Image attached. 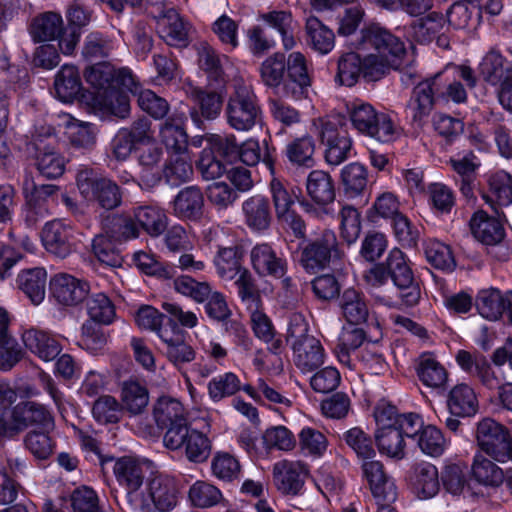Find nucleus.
I'll use <instances>...</instances> for the list:
<instances>
[{
  "label": "nucleus",
  "instance_id": "2f4dec72",
  "mask_svg": "<svg viewBox=\"0 0 512 512\" xmlns=\"http://www.w3.org/2000/svg\"><path fill=\"white\" fill-rule=\"evenodd\" d=\"M63 30L61 14L53 11L35 16L30 25V35L35 42L54 40L62 34Z\"/></svg>",
  "mask_w": 512,
  "mask_h": 512
},
{
  "label": "nucleus",
  "instance_id": "6e6d98bb",
  "mask_svg": "<svg viewBox=\"0 0 512 512\" xmlns=\"http://www.w3.org/2000/svg\"><path fill=\"white\" fill-rule=\"evenodd\" d=\"M96 129L89 122L72 119L67 123L66 135L69 143L78 149H90L96 142Z\"/></svg>",
  "mask_w": 512,
  "mask_h": 512
},
{
  "label": "nucleus",
  "instance_id": "79ce46f5",
  "mask_svg": "<svg viewBox=\"0 0 512 512\" xmlns=\"http://www.w3.org/2000/svg\"><path fill=\"white\" fill-rule=\"evenodd\" d=\"M340 307L343 317L350 324L359 325L368 318L369 309L364 296L354 289H346L343 292Z\"/></svg>",
  "mask_w": 512,
  "mask_h": 512
},
{
  "label": "nucleus",
  "instance_id": "423d86ee",
  "mask_svg": "<svg viewBox=\"0 0 512 512\" xmlns=\"http://www.w3.org/2000/svg\"><path fill=\"white\" fill-rule=\"evenodd\" d=\"M386 264L389 278L397 289L399 304L405 307L416 306L421 299V289L404 253L398 248L392 249Z\"/></svg>",
  "mask_w": 512,
  "mask_h": 512
},
{
  "label": "nucleus",
  "instance_id": "4d7b16f0",
  "mask_svg": "<svg viewBox=\"0 0 512 512\" xmlns=\"http://www.w3.org/2000/svg\"><path fill=\"white\" fill-rule=\"evenodd\" d=\"M362 75V60L357 53L350 52L338 60L336 81L347 87L354 86Z\"/></svg>",
  "mask_w": 512,
  "mask_h": 512
},
{
  "label": "nucleus",
  "instance_id": "49530a36",
  "mask_svg": "<svg viewBox=\"0 0 512 512\" xmlns=\"http://www.w3.org/2000/svg\"><path fill=\"white\" fill-rule=\"evenodd\" d=\"M365 340V332L361 328L344 329L339 337V343L336 346V355L338 360L349 367L353 356H357L358 348Z\"/></svg>",
  "mask_w": 512,
  "mask_h": 512
},
{
  "label": "nucleus",
  "instance_id": "a878e982",
  "mask_svg": "<svg viewBox=\"0 0 512 512\" xmlns=\"http://www.w3.org/2000/svg\"><path fill=\"white\" fill-rule=\"evenodd\" d=\"M245 224L254 231L268 229L271 222L269 200L262 195H254L242 203Z\"/></svg>",
  "mask_w": 512,
  "mask_h": 512
},
{
  "label": "nucleus",
  "instance_id": "c03bdc74",
  "mask_svg": "<svg viewBox=\"0 0 512 512\" xmlns=\"http://www.w3.org/2000/svg\"><path fill=\"white\" fill-rule=\"evenodd\" d=\"M375 441L381 454L395 459L404 458V436L395 425L379 427L375 434Z\"/></svg>",
  "mask_w": 512,
  "mask_h": 512
},
{
  "label": "nucleus",
  "instance_id": "603ef678",
  "mask_svg": "<svg viewBox=\"0 0 512 512\" xmlns=\"http://www.w3.org/2000/svg\"><path fill=\"white\" fill-rule=\"evenodd\" d=\"M134 221L151 236H159L167 227L165 213L152 206L137 207L134 210Z\"/></svg>",
  "mask_w": 512,
  "mask_h": 512
},
{
  "label": "nucleus",
  "instance_id": "c9c22d12",
  "mask_svg": "<svg viewBox=\"0 0 512 512\" xmlns=\"http://www.w3.org/2000/svg\"><path fill=\"white\" fill-rule=\"evenodd\" d=\"M412 485L419 498L428 499L439 491V478L437 468L427 462L417 464L412 476Z\"/></svg>",
  "mask_w": 512,
  "mask_h": 512
},
{
  "label": "nucleus",
  "instance_id": "6e6552de",
  "mask_svg": "<svg viewBox=\"0 0 512 512\" xmlns=\"http://www.w3.org/2000/svg\"><path fill=\"white\" fill-rule=\"evenodd\" d=\"M165 447L170 450L185 449V455L190 462L202 463L211 453V443L208 437L188 425L166 432L163 437Z\"/></svg>",
  "mask_w": 512,
  "mask_h": 512
},
{
  "label": "nucleus",
  "instance_id": "3c124183",
  "mask_svg": "<svg viewBox=\"0 0 512 512\" xmlns=\"http://www.w3.org/2000/svg\"><path fill=\"white\" fill-rule=\"evenodd\" d=\"M159 337L166 345L165 354L168 360L175 366H181L195 359L194 349L180 335L168 336L167 332H159Z\"/></svg>",
  "mask_w": 512,
  "mask_h": 512
},
{
  "label": "nucleus",
  "instance_id": "a18cd8bd",
  "mask_svg": "<svg viewBox=\"0 0 512 512\" xmlns=\"http://www.w3.org/2000/svg\"><path fill=\"white\" fill-rule=\"evenodd\" d=\"M471 471L474 479L488 487H499L504 482L503 470L481 453L474 456Z\"/></svg>",
  "mask_w": 512,
  "mask_h": 512
},
{
  "label": "nucleus",
  "instance_id": "de8ad7c7",
  "mask_svg": "<svg viewBox=\"0 0 512 512\" xmlns=\"http://www.w3.org/2000/svg\"><path fill=\"white\" fill-rule=\"evenodd\" d=\"M261 19L280 33L283 46L286 50H290L295 46V39L293 35L294 20L290 11H270L262 14Z\"/></svg>",
  "mask_w": 512,
  "mask_h": 512
},
{
  "label": "nucleus",
  "instance_id": "13d9d810",
  "mask_svg": "<svg viewBox=\"0 0 512 512\" xmlns=\"http://www.w3.org/2000/svg\"><path fill=\"white\" fill-rule=\"evenodd\" d=\"M479 72L484 81L491 85H496L501 83L512 70L505 67V60L500 53L490 51L480 63Z\"/></svg>",
  "mask_w": 512,
  "mask_h": 512
},
{
  "label": "nucleus",
  "instance_id": "c756f323",
  "mask_svg": "<svg viewBox=\"0 0 512 512\" xmlns=\"http://www.w3.org/2000/svg\"><path fill=\"white\" fill-rule=\"evenodd\" d=\"M447 407L455 417L475 415L478 410V400L474 390L464 383L454 386L448 394Z\"/></svg>",
  "mask_w": 512,
  "mask_h": 512
},
{
  "label": "nucleus",
  "instance_id": "338daca9",
  "mask_svg": "<svg viewBox=\"0 0 512 512\" xmlns=\"http://www.w3.org/2000/svg\"><path fill=\"white\" fill-rule=\"evenodd\" d=\"M114 242L105 235H97L93 239L92 248L97 259L109 266V267H120L122 265V256L116 249Z\"/></svg>",
  "mask_w": 512,
  "mask_h": 512
},
{
  "label": "nucleus",
  "instance_id": "052dcab7",
  "mask_svg": "<svg viewBox=\"0 0 512 512\" xmlns=\"http://www.w3.org/2000/svg\"><path fill=\"white\" fill-rule=\"evenodd\" d=\"M86 306L91 318L90 322L107 325L115 318V307L104 293L92 294L87 299Z\"/></svg>",
  "mask_w": 512,
  "mask_h": 512
},
{
  "label": "nucleus",
  "instance_id": "9d476101",
  "mask_svg": "<svg viewBox=\"0 0 512 512\" xmlns=\"http://www.w3.org/2000/svg\"><path fill=\"white\" fill-rule=\"evenodd\" d=\"M308 475L307 464L299 460H280L272 468L273 484L283 495H298Z\"/></svg>",
  "mask_w": 512,
  "mask_h": 512
},
{
  "label": "nucleus",
  "instance_id": "aec40b11",
  "mask_svg": "<svg viewBox=\"0 0 512 512\" xmlns=\"http://www.w3.org/2000/svg\"><path fill=\"white\" fill-rule=\"evenodd\" d=\"M293 361L303 373H310L324 363V349L314 336L292 342Z\"/></svg>",
  "mask_w": 512,
  "mask_h": 512
},
{
  "label": "nucleus",
  "instance_id": "0eeeda50",
  "mask_svg": "<svg viewBox=\"0 0 512 512\" xmlns=\"http://www.w3.org/2000/svg\"><path fill=\"white\" fill-rule=\"evenodd\" d=\"M85 80L97 93V98L116 87H122L131 93L137 92V82L128 68L116 70L109 62H99L86 68Z\"/></svg>",
  "mask_w": 512,
  "mask_h": 512
},
{
  "label": "nucleus",
  "instance_id": "9b49d317",
  "mask_svg": "<svg viewBox=\"0 0 512 512\" xmlns=\"http://www.w3.org/2000/svg\"><path fill=\"white\" fill-rule=\"evenodd\" d=\"M332 257H340L334 232L325 230L302 250L300 263L307 270L324 268Z\"/></svg>",
  "mask_w": 512,
  "mask_h": 512
},
{
  "label": "nucleus",
  "instance_id": "6ab92c4d",
  "mask_svg": "<svg viewBox=\"0 0 512 512\" xmlns=\"http://www.w3.org/2000/svg\"><path fill=\"white\" fill-rule=\"evenodd\" d=\"M363 473L369 482L371 492L378 502H393L396 497V486L385 474L381 462L366 460L362 465Z\"/></svg>",
  "mask_w": 512,
  "mask_h": 512
},
{
  "label": "nucleus",
  "instance_id": "f03ea898",
  "mask_svg": "<svg viewBox=\"0 0 512 512\" xmlns=\"http://www.w3.org/2000/svg\"><path fill=\"white\" fill-rule=\"evenodd\" d=\"M225 115L229 126L236 131H249L261 119V108L252 88L242 82L234 84Z\"/></svg>",
  "mask_w": 512,
  "mask_h": 512
},
{
  "label": "nucleus",
  "instance_id": "774afa93",
  "mask_svg": "<svg viewBox=\"0 0 512 512\" xmlns=\"http://www.w3.org/2000/svg\"><path fill=\"white\" fill-rule=\"evenodd\" d=\"M344 438L347 445L359 458L366 461L375 457L373 441L362 429L354 427L345 433Z\"/></svg>",
  "mask_w": 512,
  "mask_h": 512
},
{
  "label": "nucleus",
  "instance_id": "4468645a",
  "mask_svg": "<svg viewBox=\"0 0 512 512\" xmlns=\"http://www.w3.org/2000/svg\"><path fill=\"white\" fill-rule=\"evenodd\" d=\"M250 262L254 271L261 277L282 278L287 273L286 258L277 253L269 243H259L250 251Z\"/></svg>",
  "mask_w": 512,
  "mask_h": 512
},
{
  "label": "nucleus",
  "instance_id": "f704fd0d",
  "mask_svg": "<svg viewBox=\"0 0 512 512\" xmlns=\"http://www.w3.org/2000/svg\"><path fill=\"white\" fill-rule=\"evenodd\" d=\"M242 257L243 250L240 245L219 247L213 260L218 276L224 280L235 279L244 268L241 263Z\"/></svg>",
  "mask_w": 512,
  "mask_h": 512
},
{
  "label": "nucleus",
  "instance_id": "a211bd4d",
  "mask_svg": "<svg viewBox=\"0 0 512 512\" xmlns=\"http://www.w3.org/2000/svg\"><path fill=\"white\" fill-rule=\"evenodd\" d=\"M72 228L61 220L45 224L41 239L45 249L59 258H65L72 252Z\"/></svg>",
  "mask_w": 512,
  "mask_h": 512
},
{
  "label": "nucleus",
  "instance_id": "ddd939ff",
  "mask_svg": "<svg viewBox=\"0 0 512 512\" xmlns=\"http://www.w3.org/2000/svg\"><path fill=\"white\" fill-rule=\"evenodd\" d=\"M165 245L173 254L180 256L173 261V265L181 269L200 271L204 269V262L196 261L189 253L194 247L192 236L180 225L172 226L165 234Z\"/></svg>",
  "mask_w": 512,
  "mask_h": 512
},
{
  "label": "nucleus",
  "instance_id": "69168bd1",
  "mask_svg": "<svg viewBox=\"0 0 512 512\" xmlns=\"http://www.w3.org/2000/svg\"><path fill=\"white\" fill-rule=\"evenodd\" d=\"M343 123L344 119L338 115L318 117L312 121L311 132L325 144L343 135L339 131Z\"/></svg>",
  "mask_w": 512,
  "mask_h": 512
},
{
  "label": "nucleus",
  "instance_id": "7ed1b4c3",
  "mask_svg": "<svg viewBox=\"0 0 512 512\" xmlns=\"http://www.w3.org/2000/svg\"><path fill=\"white\" fill-rule=\"evenodd\" d=\"M76 181L80 194L87 201L105 210L116 209L122 204L121 188L111 178L85 168L78 172Z\"/></svg>",
  "mask_w": 512,
  "mask_h": 512
},
{
  "label": "nucleus",
  "instance_id": "8fccbe9b",
  "mask_svg": "<svg viewBox=\"0 0 512 512\" xmlns=\"http://www.w3.org/2000/svg\"><path fill=\"white\" fill-rule=\"evenodd\" d=\"M506 304V296L494 288L481 290L476 298L479 314L488 320H498Z\"/></svg>",
  "mask_w": 512,
  "mask_h": 512
},
{
  "label": "nucleus",
  "instance_id": "5701e85b",
  "mask_svg": "<svg viewBox=\"0 0 512 512\" xmlns=\"http://www.w3.org/2000/svg\"><path fill=\"white\" fill-rule=\"evenodd\" d=\"M161 37L169 46L185 47L189 42V24L174 9H169L159 19Z\"/></svg>",
  "mask_w": 512,
  "mask_h": 512
},
{
  "label": "nucleus",
  "instance_id": "864d4df0",
  "mask_svg": "<svg viewBox=\"0 0 512 512\" xmlns=\"http://www.w3.org/2000/svg\"><path fill=\"white\" fill-rule=\"evenodd\" d=\"M315 141L312 136L295 138L286 146L288 160L296 165L311 167L314 164Z\"/></svg>",
  "mask_w": 512,
  "mask_h": 512
},
{
  "label": "nucleus",
  "instance_id": "f8f14e48",
  "mask_svg": "<svg viewBox=\"0 0 512 512\" xmlns=\"http://www.w3.org/2000/svg\"><path fill=\"white\" fill-rule=\"evenodd\" d=\"M359 45L363 50L374 49L378 55L392 58L401 59L406 52L404 43L378 24H372L362 30Z\"/></svg>",
  "mask_w": 512,
  "mask_h": 512
},
{
  "label": "nucleus",
  "instance_id": "bf43d9fd",
  "mask_svg": "<svg viewBox=\"0 0 512 512\" xmlns=\"http://www.w3.org/2000/svg\"><path fill=\"white\" fill-rule=\"evenodd\" d=\"M286 72V57L283 53H274L266 58L260 67L262 82L271 88L282 83Z\"/></svg>",
  "mask_w": 512,
  "mask_h": 512
},
{
  "label": "nucleus",
  "instance_id": "f3484780",
  "mask_svg": "<svg viewBox=\"0 0 512 512\" xmlns=\"http://www.w3.org/2000/svg\"><path fill=\"white\" fill-rule=\"evenodd\" d=\"M237 156L246 166L254 167L262 163L271 176L275 174L276 149L267 140L262 142L254 138L245 140L239 145Z\"/></svg>",
  "mask_w": 512,
  "mask_h": 512
},
{
  "label": "nucleus",
  "instance_id": "ea45409f",
  "mask_svg": "<svg viewBox=\"0 0 512 512\" xmlns=\"http://www.w3.org/2000/svg\"><path fill=\"white\" fill-rule=\"evenodd\" d=\"M18 286L20 290L35 305L40 304L46 293L47 273L43 268H33L22 271L18 275Z\"/></svg>",
  "mask_w": 512,
  "mask_h": 512
},
{
  "label": "nucleus",
  "instance_id": "72a5a7b5",
  "mask_svg": "<svg viewBox=\"0 0 512 512\" xmlns=\"http://www.w3.org/2000/svg\"><path fill=\"white\" fill-rule=\"evenodd\" d=\"M204 198L196 186H188L179 191L173 201V211L176 216L186 219H196L202 214Z\"/></svg>",
  "mask_w": 512,
  "mask_h": 512
},
{
  "label": "nucleus",
  "instance_id": "c85d7f7f",
  "mask_svg": "<svg viewBox=\"0 0 512 512\" xmlns=\"http://www.w3.org/2000/svg\"><path fill=\"white\" fill-rule=\"evenodd\" d=\"M145 494L149 502L166 509H174L178 502L177 485L168 476L159 475L150 480Z\"/></svg>",
  "mask_w": 512,
  "mask_h": 512
},
{
  "label": "nucleus",
  "instance_id": "0e129e2a",
  "mask_svg": "<svg viewBox=\"0 0 512 512\" xmlns=\"http://www.w3.org/2000/svg\"><path fill=\"white\" fill-rule=\"evenodd\" d=\"M122 412L121 404L110 395L99 397L92 408L93 417L103 424L117 423L121 419Z\"/></svg>",
  "mask_w": 512,
  "mask_h": 512
},
{
  "label": "nucleus",
  "instance_id": "4c0bfd02",
  "mask_svg": "<svg viewBox=\"0 0 512 512\" xmlns=\"http://www.w3.org/2000/svg\"><path fill=\"white\" fill-rule=\"evenodd\" d=\"M82 88L78 69L73 65H63L55 75L54 90L63 102L73 101Z\"/></svg>",
  "mask_w": 512,
  "mask_h": 512
},
{
  "label": "nucleus",
  "instance_id": "09e8293b",
  "mask_svg": "<svg viewBox=\"0 0 512 512\" xmlns=\"http://www.w3.org/2000/svg\"><path fill=\"white\" fill-rule=\"evenodd\" d=\"M16 418L21 431L28 425L51 426L53 423L50 412L41 404L35 402L19 403L14 407Z\"/></svg>",
  "mask_w": 512,
  "mask_h": 512
},
{
  "label": "nucleus",
  "instance_id": "58836bf2",
  "mask_svg": "<svg viewBox=\"0 0 512 512\" xmlns=\"http://www.w3.org/2000/svg\"><path fill=\"white\" fill-rule=\"evenodd\" d=\"M193 175V168L187 152H175L165 162L161 177L171 186L187 182Z\"/></svg>",
  "mask_w": 512,
  "mask_h": 512
},
{
  "label": "nucleus",
  "instance_id": "4be33fe9",
  "mask_svg": "<svg viewBox=\"0 0 512 512\" xmlns=\"http://www.w3.org/2000/svg\"><path fill=\"white\" fill-rule=\"evenodd\" d=\"M470 229L473 236L485 245H498L505 236L501 222L489 216L485 211L475 212L470 220Z\"/></svg>",
  "mask_w": 512,
  "mask_h": 512
},
{
  "label": "nucleus",
  "instance_id": "20e7f679",
  "mask_svg": "<svg viewBox=\"0 0 512 512\" xmlns=\"http://www.w3.org/2000/svg\"><path fill=\"white\" fill-rule=\"evenodd\" d=\"M347 111L353 127L360 133L386 143L394 140L396 130L390 117L377 113L374 107L360 100L347 104Z\"/></svg>",
  "mask_w": 512,
  "mask_h": 512
},
{
  "label": "nucleus",
  "instance_id": "dca6fc26",
  "mask_svg": "<svg viewBox=\"0 0 512 512\" xmlns=\"http://www.w3.org/2000/svg\"><path fill=\"white\" fill-rule=\"evenodd\" d=\"M152 414L157 426L166 428V432L188 425L182 403L170 396L159 397L153 405Z\"/></svg>",
  "mask_w": 512,
  "mask_h": 512
},
{
  "label": "nucleus",
  "instance_id": "680f3d73",
  "mask_svg": "<svg viewBox=\"0 0 512 512\" xmlns=\"http://www.w3.org/2000/svg\"><path fill=\"white\" fill-rule=\"evenodd\" d=\"M399 60V58L369 54L362 60V75L369 81L379 80L388 73L390 68H397L400 64Z\"/></svg>",
  "mask_w": 512,
  "mask_h": 512
},
{
  "label": "nucleus",
  "instance_id": "473e14b6",
  "mask_svg": "<svg viewBox=\"0 0 512 512\" xmlns=\"http://www.w3.org/2000/svg\"><path fill=\"white\" fill-rule=\"evenodd\" d=\"M308 196L318 205H328L335 199V187L331 175L323 170H313L306 180Z\"/></svg>",
  "mask_w": 512,
  "mask_h": 512
},
{
  "label": "nucleus",
  "instance_id": "7c9ffc66",
  "mask_svg": "<svg viewBox=\"0 0 512 512\" xmlns=\"http://www.w3.org/2000/svg\"><path fill=\"white\" fill-rule=\"evenodd\" d=\"M489 192L483 194V199L500 216V209L512 203V177L499 172L490 178Z\"/></svg>",
  "mask_w": 512,
  "mask_h": 512
},
{
  "label": "nucleus",
  "instance_id": "e433bc0d",
  "mask_svg": "<svg viewBox=\"0 0 512 512\" xmlns=\"http://www.w3.org/2000/svg\"><path fill=\"white\" fill-rule=\"evenodd\" d=\"M341 185L347 198L362 196L368 185V171L358 162L349 163L341 170Z\"/></svg>",
  "mask_w": 512,
  "mask_h": 512
},
{
  "label": "nucleus",
  "instance_id": "37998d69",
  "mask_svg": "<svg viewBox=\"0 0 512 512\" xmlns=\"http://www.w3.org/2000/svg\"><path fill=\"white\" fill-rule=\"evenodd\" d=\"M417 375L425 386L433 389L444 388L448 381L446 369L428 354L419 357Z\"/></svg>",
  "mask_w": 512,
  "mask_h": 512
},
{
  "label": "nucleus",
  "instance_id": "5fc2aeb1",
  "mask_svg": "<svg viewBox=\"0 0 512 512\" xmlns=\"http://www.w3.org/2000/svg\"><path fill=\"white\" fill-rule=\"evenodd\" d=\"M445 23L443 15L436 12L430 13L413 23L412 35L420 43H429L442 33Z\"/></svg>",
  "mask_w": 512,
  "mask_h": 512
},
{
  "label": "nucleus",
  "instance_id": "e2e57ef3",
  "mask_svg": "<svg viewBox=\"0 0 512 512\" xmlns=\"http://www.w3.org/2000/svg\"><path fill=\"white\" fill-rule=\"evenodd\" d=\"M424 253L427 261L435 268L453 270L455 261L449 246L437 240H429L425 243Z\"/></svg>",
  "mask_w": 512,
  "mask_h": 512
},
{
  "label": "nucleus",
  "instance_id": "b1692460",
  "mask_svg": "<svg viewBox=\"0 0 512 512\" xmlns=\"http://www.w3.org/2000/svg\"><path fill=\"white\" fill-rule=\"evenodd\" d=\"M101 235L114 242H123L139 236V228L134 218L121 214H108L101 219Z\"/></svg>",
  "mask_w": 512,
  "mask_h": 512
},
{
  "label": "nucleus",
  "instance_id": "1a4fd4ad",
  "mask_svg": "<svg viewBox=\"0 0 512 512\" xmlns=\"http://www.w3.org/2000/svg\"><path fill=\"white\" fill-rule=\"evenodd\" d=\"M118 483L127 490V500L130 507H143L145 496L142 486L145 480L143 465L132 457L119 458L113 467Z\"/></svg>",
  "mask_w": 512,
  "mask_h": 512
},
{
  "label": "nucleus",
  "instance_id": "cd10ccee",
  "mask_svg": "<svg viewBox=\"0 0 512 512\" xmlns=\"http://www.w3.org/2000/svg\"><path fill=\"white\" fill-rule=\"evenodd\" d=\"M121 407L130 415L136 416L142 414L149 403V392L147 387L141 382L128 379L121 384Z\"/></svg>",
  "mask_w": 512,
  "mask_h": 512
},
{
  "label": "nucleus",
  "instance_id": "412c9836",
  "mask_svg": "<svg viewBox=\"0 0 512 512\" xmlns=\"http://www.w3.org/2000/svg\"><path fill=\"white\" fill-rule=\"evenodd\" d=\"M25 347L43 361L54 360L61 352V344L50 333L31 328L22 334Z\"/></svg>",
  "mask_w": 512,
  "mask_h": 512
},
{
  "label": "nucleus",
  "instance_id": "393cba45",
  "mask_svg": "<svg viewBox=\"0 0 512 512\" xmlns=\"http://www.w3.org/2000/svg\"><path fill=\"white\" fill-rule=\"evenodd\" d=\"M163 149L156 142L140 150L138 163L141 167L140 179L147 187H154L161 181L159 164L163 159Z\"/></svg>",
  "mask_w": 512,
  "mask_h": 512
},
{
  "label": "nucleus",
  "instance_id": "2eb2a0df",
  "mask_svg": "<svg viewBox=\"0 0 512 512\" xmlns=\"http://www.w3.org/2000/svg\"><path fill=\"white\" fill-rule=\"evenodd\" d=\"M50 289L54 298L66 306L77 305L89 293V284L69 274L59 273L50 280Z\"/></svg>",
  "mask_w": 512,
  "mask_h": 512
},
{
  "label": "nucleus",
  "instance_id": "bb28decb",
  "mask_svg": "<svg viewBox=\"0 0 512 512\" xmlns=\"http://www.w3.org/2000/svg\"><path fill=\"white\" fill-rule=\"evenodd\" d=\"M183 125L184 117L178 114L171 115L160 125V140L173 153L188 151V135Z\"/></svg>",
  "mask_w": 512,
  "mask_h": 512
},
{
  "label": "nucleus",
  "instance_id": "39448f33",
  "mask_svg": "<svg viewBox=\"0 0 512 512\" xmlns=\"http://www.w3.org/2000/svg\"><path fill=\"white\" fill-rule=\"evenodd\" d=\"M476 441L481 451L494 461L512 462V436L509 430L492 418H484L476 427Z\"/></svg>",
  "mask_w": 512,
  "mask_h": 512
},
{
  "label": "nucleus",
  "instance_id": "f257e3e1",
  "mask_svg": "<svg viewBox=\"0 0 512 512\" xmlns=\"http://www.w3.org/2000/svg\"><path fill=\"white\" fill-rule=\"evenodd\" d=\"M468 95L463 84L449 76V68L419 82L412 91L407 111L413 121L421 125L429 117L437 99L462 104Z\"/></svg>",
  "mask_w": 512,
  "mask_h": 512
},
{
  "label": "nucleus",
  "instance_id": "a19ab883",
  "mask_svg": "<svg viewBox=\"0 0 512 512\" xmlns=\"http://www.w3.org/2000/svg\"><path fill=\"white\" fill-rule=\"evenodd\" d=\"M305 29L307 42L312 49L320 54H327L333 49L335 41L334 33L317 17H307Z\"/></svg>",
  "mask_w": 512,
  "mask_h": 512
}]
</instances>
